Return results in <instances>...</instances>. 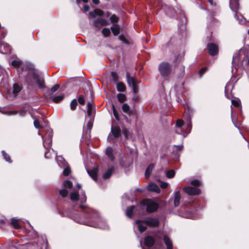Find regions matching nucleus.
I'll return each instance as SVG.
<instances>
[{
  "instance_id": "4c0bfd02",
  "label": "nucleus",
  "mask_w": 249,
  "mask_h": 249,
  "mask_svg": "<svg viewBox=\"0 0 249 249\" xmlns=\"http://www.w3.org/2000/svg\"><path fill=\"white\" fill-rule=\"evenodd\" d=\"M59 193L60 196H61L63 197H65L67 196L68 194V191L66 188H64L61 189L59 191Z\"/></svg>"
},
{
  "instance_id": "f8f14e48",
  "label": "nucleus",
  "mask_w": 249,
  "mask_h": 249,
  "mask_svg": "<svg viewBox=\"0 0 249 249\" xmlns=\"http://www.w3.org/2000/svg\"><path fill=\"white\" fill-rule=\"evenodd\" d=\"M11 51L10 46L6 43H0V53L6 54Z\"/></svg>"
},
{
  "instance_id": "7c9ffc66",
  "label": "nucleus",
  "mask_w": 249,
  "mask_h": 249,
  "mask_svg": "<svg viewBox=\"0 0 249 249\" xmlns=\"http://www.w3.org/2000/svg\"><path fill=\"white\" fill-rule=\"evenodd\" d=\"M64 98V94H60L58 95L54 96L53 99V102L55 103H57L61 101Z\"/></svg>"
},
{
  "instance_id": "7ed1b4c3",
  "label": "nucleus",
  "mask_w": 249,
  "mask_h": 249,
  "mask_svg": "<svg viewBox=\"0 0 249 249\" xmlns=\"http://www.w3.org/2000/svg\"><path fill=\"white\" fill-rule=\"evenodd\" d=\"M192 127L191 118L188 117L186 123L181 120H178L176 124V132L178 134H181L185 138L190 132Z\"/></svg>"
},
{
  "instance_id": "79ce46f5",
  "label": "nucleus",
  "mask_w": 249,
  "mask_h": 249,
  "mask_svg": "<svg viewBox=\"0 0 249 249\" xmlns=\"http://www.w3.org/2000/svg\"><path fill=\"white\" fill-rule=\"evenodd\" d=\"M71 173V169L69 166H66L63 170V174L64 176H67Z\"/></svg>"
},
{
  "instance_id": "f704fd0d",
  "label": "nucleus",
  "mask_w": 249,
  "mask_h": 249,
  "mask_svg": "<svg viewBox=\"0 0 249 249\" xmlns=\"http://www.w3.org/2000/svg\"><path fill=\"white\" fill-rule=\"evenodd\" d=\"M117 98L118 101L121 103H123L126 100V96L124 94L119 93L117 95Z\"/></svg>"
},
{
  "instance_id": "6e6552de",
  "label": "nucleus",
  "mask_w": 249,
  "mask_h": 249,
  "mask_svg": "<svg viewBox=\"0 0 249 249\" xmlns=\"http://www.w3.org/2000/svg\"><path fill=\"white\" fill-rule=\"evenodd\" d=\"M161 239V236L159 235V233H153V236L152 235H147L144 238V245L148 248L152 247L155 241Z\"/></svg>"
},
{
  "instance_id": "473e14b6",
  "label": "nucleus",
  "mask_w": 249,
  "mask_h": 249,
  "mask_svg": "<svg viewBox=\"0 0 249 249\" xmlns=\"http://www.w3.org/2000/svg\"><path fill=\"white\" fill-rule=\"evenodd\" d=\"M21 89V87L17 84H15L13 85V92L14 94L18 93Z\"/></svg>"
},
{
  "instance_id": "2eb2a0df",
  "label": "nucleus",
  "mask_w": 249,
  "mask_h": 249,
  "mask_svg": "<svg viewBox=\"0 0 249 249\" xmlns=\"http://www.w3.org/2000/svg\"><path fill=\"white\" fill-rule=\"evenodd\" d=\"M121 165L124 168L129 167L132 163V161L129 160L125 157H123L120 161Z\"/></svg>"
},
{
  "instance_id": "864d4df0",
  "label": "nucleus",
  "mask_w": 249,
  "mask_h": 249,
  "mask_svg": "<svg viewBox=\"0 0 249 249\" xmlns=\"http://www.w3.org/2000/svg\"><path fill=\"white\" fill-rule=\"evenodd\" d=\"M206 70H207V68H202L201 70H200V71H199V74L200 76L202 75L203 74V73H204L205 72Z\"/></svg>"
},
{
  "instance_id": "69168bd1",
  "label": "nucleus",
  "mask_w": 249,
  "mask_h": 249,
  "mask_svg": "<svg viewBox=\"0 0 249 249\" xmlns=\"http://www.w3.org/2000/svg\"><path fill=\"white\" fill-rule=\"evenodd\" d=\"M113 113H114V116L117 118V117L116 115V110H115V107L114 105H113Z\"/></svg>"
},
{
  "instance_id": "f03ea898",
  "label": "nucleus",
  "mask_w": 249,
  "mask_h": 249,
  "mask_svg": "<svg viewBox=\"0 0 249 249\" xmlns=\"http://www.w3.org/2000/svg\"><path fill=\"white\" fill-rule=\"evenodd\" d=\"M159 220L154 217H146L143 220H137L135 223L141 232H143L146 229V226L156 228L159 226Z\"/></svg>"
},
{
  "instance_id": "a18cd8bd",
  "label": "nucleus",
  "mask_w": 249,
  "mask_h": 249,
  "mask_svg": "<svg viewBox=\"0 0 249 249\" xmlns=\"http://www.w3.org/2000/svg\"><path fill=\"white\" fill-rule=\"evenodd\" d=\"M123 133L125 138H128L130 134L129 130H128L126 128H123Z\"/></svg>"
},
{
  "instance_id": "f3484780",
  "label": "nucleus",
  "mask_w": 249,
  "mask_h": 249,
  "mask_svg": "<svg viewBox=\"0 0 249 249\" xmlns=\"http://www.w3.org/2000/svg\"><path fill=\"white\" fill-rule=\"evenodd\" d=\"M98 170V168L97 167H95L91 170H87V172L89 175L92 178V179L94 180H96L97 179Z\"/></svg>"
},
{
  "instance_id": "5fc2aeb1",
  "label": "nucleus",
  "mask_w": 249,
  "mask_h": 249,
  "mask_svg": "<svg viewBox=\"0 0 249 249\" xmlns=\"http://www.w3.org/2000/svg\"><path fill=\"white\" fill-rule=\"evenodd\" d=\"M75 220L77 222V223H80V224H87V222L85 221V220L84 219H80V220H79L78 219H75Z\"/></svg>"
},
{
  "instance_id": "4be33fe9",
  "label": "nucleus",
  "mask_w": 249,
  "mask_h": 249,
  "mask_svg": "<svg viewBox=\"0 0 249 249\" xmlns=\"http://www.w3.org/2000/svg\"><path fill=\"white\" fill-rule=\"evenodd\" d=\"M111 133L115 138H118L121 135V129L119 127H111Z\"/></svg>"
},
{
  "instance_id": "3c124183",
  "label": "nucleus",
  "mask_w": 249,
  "mask_h": 249,
  "mask_svg": "<svg viewBox=\"0 0 249 249\" xmlns=\"http://www.w3.org/2000/svg\"><path fill=\"white\" fill-rule=\"evenodd\" d=\"M78 102L81 105H84L85 104V99H84V97L83 96L79 97V98H78Z\"/></svg>"
},
{
  "instance_id": "052dcab7",
  "label": "nucleus",
  "mask_w": 249,
  "mask_h": 249,
  "mask_svg": "<svg viewBox=\"0 0 249 249\" xmlns=\"http://www.w3.org/2000/svg\"><path fill=\"white\" fill-rule=\"evenodd\" d=\"M238 56L237 54L233 55L232 58V63H233L234 61H235L236 59H238Z\"/></svg>"
},
{
  "instance_id": "bb28decb",
  "label": "nucleus",
  "mask_w": 249,
  "mask_h": 249,
  "mask_svg": "<svg viewBox=\"0 0 249 249\" xmlns=\"http://www.w3.org/2000/svg\"><path fill=\"white\" fill-rule=\"evenodd\" d=\"M134 208L135 206L134 205H132L127 208V210L126 211V215L127 217L129 218L132 217Z\"/></svg>"
},
{
  "instance_id": "0e129e2a",
  "label": "nucleus",
  "mask_w": 249,
  "mask_h": 249,
  "mask_svg": "<svg viewBox=\"0 0 249 249\" xmlns=\"http://www.w3.org/2000/svg\"><path fill=\"white\" fill-rule=\"evenodd\" d=\"M87 126H88V129H90L91 128L92 125L89 122L87 124Z\"/></svg>"
},
{
  "instance_id": "338daca9",
  "label": "nucleus",
  "mask_w": 249,
  "mask_h": 249,
  "mask_svg": "<svg viewBox=\"0 0 249 249\" xmlns=\"http://www.w3.org/2000/svg\"><path fill=\"white\" fill-rule=\"evenodd\" d=\"M76 2L79 7H80V3H81V0H76Z\"/></svg>"
},
{
  "instance_id": "c03bdc74",
  "label": "nucleus",
  "mask_w": 249,
  "mask_h": 249,
  "mask_svg": "<svg viewBox=\"0 0 249 249\" xmlns=\"http://www.w3.org/2000/svg\"><path fill=\"white\" fill-rule=\"evenodd\" d=\"M130 107L128 104H124L122 106V109L125 113H127L129 110Z\"/></svg>"
},
{
  "instance_id": "b1692460",
  "label": "nucleus",
  "mask_w": 249,
  "mask_h": 249,
  "mask_svg": "<svg viewBox=\"0 0 249 249\" xmlns=\"http://www.w3.org/2000/svg\"><path fill=\"white\" fill-rule=\"evenodd\" d=\"M230 5L232 11H235L239 8V3L238 0H230Z\"/></svg>"
},
{
  "instance_id": "dca6fc26",
  "label": "nucleus",
  "mask_w": 249,
  "mask_h": 249,
  "mask_svg": "<svg viewBox=\"0 0 249 249\" xmlns=\"http://www.w3.org/2000/svg\"><path fill=\"white\" fill-rule=\"evenodd\" d=\"M188 209V208H187L185 212L181 211L179 213L180 216L186 218L194 217V215L193 213L191 211H189Z\"/></svg>"
},
{
  "instance_id": "bf43d9fd",
  "label": "nucleus",
  "mask_w": 249,
  "mask_h": 249,
  "mask_svg": "<svg viewBox=\"0 0 249 249\" xmlns=\"http://www.w3.org/2000/svg\"><path fill=\"white\" fill-rule=\"evenodd\" d=\"M50 155V153H49V151H46V152H45V154H44V156H45V157L46 158H49Z\"/></svg>"
},
{
  "instance_id": "58836bf2",
  "label": "nucleus",
  "mask_w": 249,
  "mask_h": 249,
  "mask_svg": "<svg viewBox=\"0 0 249 249\" xmlns=\"http://www.w3.org/2000/svg\"><path fill=\"white\" fill-rule=\"evenodd\" d=\"M22 62L19 60H15L12 61L11 65L14 67H19L21 66Z\"/></svg>"
},
{
  "instance_id": "13d9d810",
  "label": "nucleus",
  "mask_w": 249,
  "mask_h": 249,
  "mask_svg": "<svg viewBox=\"0 0 249 249\" xmlns=\"http://www.w3.org/2000/svg\"><path fill=\"white\" fill-rule=\"evenodd\" d=\"M83 9L84 10V11L85 12H87L89 10V7L88 6V5H85L83 7Z\"/></svg>"
},
{
  "instance_id": "423d86ee",
  "label": "nucleus",
  "mask_w": 249,
  "mask_h": 249,
  "mask_svg": "<svg viewBox=\"0 0 249 249\" xmlns=\"http://www.w3.org/2000/svg\"><path fill=\"white\" fill-rule=\"evenodd\" d=\"M190 184L194 186H187L183 188L185 192L190 196L199 195L200 193V190L198 188L200 185V182L198 179H194L190 182Z\"/></svg>"
},
{
  "instance_id": "39448f33",
  "label": "nucleus",
  "mask_w": 249,
  "mask_h": 249,
  "mask_svg": "<svg viewBox=\"0 0 249 249\" xmlns=\"http://www.w3.org/2000/svg\"><path fill=\"white\" fill-rule=\"evenodd\" d=\"M159 207L158 203L154 200L145 199L142 200L140 204L137 206V208L142 210L145 209L147 213H151L157 211Z\"/></svg>"
},
{
  "instance_id": "680f3d73",
  "label": "nucleus",
  "mask_w": 249,
  "mask_h": 249,
  "mask_svg": "<svg viewBox=\"0 0 249 249\" xmlns=\"http://www.w3.org/2000/svg\"><path fill=\"white\" fill-rule=\"evenodd\" d=\"M92 2L95 4H98L99 3V0H92Z\"/></svg>"
},
{
  "instance_id": "2f4dec72",
  "label": "nucleus",
  "mask_w": 249,
  "mask_h": 249,
  "mask_svg": "<svg viewBox=\"0 0 249 249\" xmlns=\"http://www.w3.org/2000/svg\"><path fill=\"white\" fill-rule=\"evenodd\" d=\"M63 186L64 188H71L73 186L72 183L69 180H65L63 182Z\"/></svg>"
},
{
  "instance_id": "393cba45",
  "label": "nucleus",
  "mask_w": 249,
  "mask_h": 249,
  "mask_svg": "<svg viewBox=\"0 0 249 249\" xmlns=\"http://www.w3.org/2000/svg\"><path fill=\"white\" fill-rule=\"evenodd\" d=\"M19 220L16 218H13L11 220V225L16 229H18L20 228L19 223Z\"/></svg>"
},
{
  "instance_id": "6ab92c4d",
  "label": "nucleus",
  "mask_w": 249,
  "mask_h": 249,
  "mask_svg": "<svg viewBox=\"0 0 249 249\" xmlns=\"http://www.w3.org/2000/svg\"><path fill=\"white\" fill-rule=\"evenodd\" d=\"M106 154L111 161H114L115 158L113 155V150L112 148L110 147H107L106 149Z\"/></svg>"
},
{
  "instance_id": "603ef678",
  "label": "nucleus",
  "mask_w": 249,
  "mask_h": 249,
  "mask_svg": "<svg viewBox=\"0 0 249 249\" xmlns=\"http://www.w3.org/2000/svg\"><path fill=\"white\" fill-rule=\"evenodd\" d=\"M168 186V183L167 182H161L160 186L161 188L165 189Z\"/></svg>"
},
{
  "instance_id": "0eeeda50",
  "label": "nucleus",
  "mask_w": 249,
  "mask_h": 249,
  "mask_svg": "<svg viewBox=\"0 0 249 249\" xmlns=\"http://www.w3.org/2000/svg\"><path fill=\"white\" fill-rule=\"evenodd\" d=\"M38 135L40 136L43 142L44 147H50L52 146V137L53 135V130L52 129H48L46 132L45 137H44L39 133Z\"/></svg>"
},
{
  "instance_id": "4468645a",
  "label": "nucleus",
  "mask_w": 249,
  "mask_h": 249,
  "mask_svg": "<svg viewBox=\"0 0 249 249\" xmlns=\"http://www.w3.org/2000/svg\"><path fill=\"white\" fill-rule=\"evenodd\" d=\"M147 189L149 191L154 192L157 193H159L160 190L159 187L155 183L151 182L147 186Z\"/></svg>"
},
{
  "instance_id": "c85d7f7f",
  "label": "nucleus",
  "mask_w": 249,
  "mask_h": 249,
  "mask_svg": "<svg viewBox=\"0 0 249 249\" xmlns=\"http://www.w3.org/2000/svg\"><path fill=\"white\" fill-rule=\"evenodd\" d=\"M235 18L240 24H244L246 22L245 18L242 15H238L237 14L235 15Z\"/></svg>"
},
{
  "instance_id": "de8ad7c7",
  "label": "nucleus",
  "mask_w": 249,
  "mask_h": 249,
  "mask_svg": "<svg viewBox=\"0 0 249 249\" xmlns=\"http://www.w3.org/2000/svg\"><path fill=\"white\" fill-rule=\"evenodd\" d=\"M111 76L112 79L114 82H116L118 80V75L116 72H111Z\"/></svg>"
},
{
  "instance_id": "a878e982",
  "label": "nucleus",
  "mask_w": 249,
  "mask_h": 249,
  "mask_svg": "<svg viewBox=\"0 0 249 249\" xmlns=\"http://www.w3.org/2000/svg\"><path fill=\"white\" fill-rule=\"evenodd\" d=\"M113 171H114L113 167H111V168H110L103 175V178L104 179H107V178H110L111 176Z\"/></svg>"
},
{
  "instance_id": "ddd939ff",
  "label": "nucleus",
  "mask_w": 249,
  "mask_h": 249,
  "mask_svg": "<svg viewBox=\"0 0 249 249\" xmlns=\"http://www.w3.org/2000/svg\"><path fill=\"white\" fill-rule=\"evenodd\" d=\"M108 24V21H107L106 19L102 18L97 19L93 22V25L97 28L99 27L100 25L106 26Z\"/></svg>"
},
{
  "instance_id": "4d7b16f0",
  "label": "nucleus",
  "mask_w": 249,
  "mask_h": 249,
  "mask_svg": "<svg viewBox=\"0 0 249 249\" xmlns=\"http://www.w3.org/2000/svg\"><path fill=\"white\" fill-rule=\"evenodd\" d=\"M89 16L93 18H95L96 17V13L93 12H90L89 13Z\"/></svg>"
},
{
  "instance_id": "49530a36",
  "label": "nucleus",
  "mask_w": 249,
  "mask_h": 249,
  "mask_svg": "<svg viewBox=\"0 0 249 249\" xmlns=\"http://www.w3.org/2000/svg\"><path fill=\"white\" fill-rule=\"evenodd\" d=\"M34 124L35 127L37 129H39L42 127V126L40 125L39 121L38 120H34Z\"/></svg>"
},
{
  "instance_id": "72a5a7b5",
  "label": "nucleus",
  "mask_w": 249,
  "mask_h": 249,
  "mask_svg": "<svg viewBox=\"0 0 249 249\" xmlns=\"http://www.w3.org/2000/svg\"><path fill=\"white\" fill-rule=\"evenodd\" d=\"M232 105L235 107H241V102L239 99L235 98L231 100Z\"/></svg>"
},
{
  "instance_id": "f257e3e1",
  "label": "nucleus",
  "mask_w": 249,
  "mask_h": 249,
  "mask_svg": "<svg viewBox=\"0 0 249 249\" xmlns=\"http://www.w3.org/2000/svg\"><path fill=\"white\" fill-rule=\"evenodd\" d=\"M71 199L72 201H80V208L82 210V216L83 218L90 219L93 223L88 224L89 226L95 228L106 230L108 226L106 224L105 220L101 217L98 212L88 207L85 204L87 200V197L84 192L79 196L78 193L73 190L70 194Z\"/></svg>"
},
{
  "instance_id": "9d476101",
  "label": "nucleus",
  "mask_w": 249,
  "mask_h": 249,
  "mask_svg": "<svg viewBox=\"0 0 249 249\" xmlns=\"http://www.w3.org/2000/svg\"><path fill=\"white\" fill-rule=\"evenodd\" d=\"M126 81L128 86L132 88L133 92L134 94L137 93L136 89V82L133 77L131 76L129 73L127 72L126 73Z\"/></svg>"
},
{
  "instance_id": "cd10ccee",
  "label": "nucleus",
  "mask_w": 249,
  "mask_h": 249,
  "mask_svg": "<svg viewBox=\"0 0 249 249\" xmlns=\"http://www.w3.org/2000/svg\"><path fill=\"white\" fill-rule=\"evenodd\" d=\"M125 86L123 82H119L117 84V89L118 91L123 92L125 90Z\"/></svg>"
},
{
  "instance_id": "ea45409f",
  "label": "nucleus",
  "mask_w": 249,
  "mask_h": 249,
  "mask_svg": "<svg viewBox=\"0 0 249 249\" xmlns=\"http://www.w3.org/2000/svg\"><path fill=\"white\" fill-rule=\"evenodd\" d=\"M111 29L112 30V32L113 34L115 36H116V35H118L119 34V33H120L119 28L117 26H115L114 27H112L111 28Z\"/></svg>"
},
{
  "instance_id": "1a4fd4ad",
  "label": "nucleus",
  "mask_w": 249,
  "mask_h": 249,
  "mask_svg": "<svg viewBox=\"0 0 249 249\" xmlns=\"http://www.w3.org/2000/svg\"><path fill=\"white\" fill-rule=\"evenodd\" d=\"M159 70L161 76L166 77L171 73V67L168 63L162 62L160 64Z\"/></svg>"
},
{
  "instance_id": "8fccbe9b",
  "label": "nucleus",
  "mask_w": 249,
  "mask_h": 249,
  "mask_svg": "<svg viewBox=\"0 0 249 249\" xmlns=\"http://www.w3.org/2000/svg\"><path fill=\"white\" fill-rule=\"evenodd\" d=\"M110 19L113 23H116L118 21V18L115 15H112L110 17Z\"/></svg>"
},
{
  "instance_id": "09e8293b",
  "label": "nucleus",
  "mask_w": 249,
  "mask_h": 249,
  "mask_svg": "<svg viewBox=\"0 0 249 249\" xmlns=\"http://www.w3.org/2000/svg\"><path fill=\"white\" fill-rule=\"evenodd\" d=\"M59 88V85L58 84H56L54 86H53L51 89V91L52 93H53L55 92L56 90H58V89Z\"/></svg>"
},
{
  "instance_id": "c756f323",
  "label": "nucleus",
  "mask_w": 249,
  "mask_h": 249,
  "mask_svg": "<svg viewBox=\"0 0 249 249\" xmlns=\"http://www.w3.org/2000/svg\"><path fill=\"white\" fill-rule=\"evenodd\" d=\"M154 167V164L153 163L150 164L146 168L145 175L146 177H148L151 174V172Z\"/></svg>"
},
{
  "instance_id": "aec40b11",
  "label": "nucleus",
  "mask_w": 249,
  "mask_h": 249,
  "mask_svg": "<svg viewBox=\"0 0 249 249\" xmlns=\"http://www.w3.org/2000/svg\"><path fill=\"white\" fill-rule=\"evenodd\" d=\"M88 110H87V115L89 116H90L92 115V113L94 111V106L92 102H88L87 104Z\"/></svg>"
},
{
  "instance_id": "6e6d98bb",
  "label": "nucleus",
  "mask_w": 249,
  "mask_h": 249,
  "mask_svg": "<svg viewBox=\"0 0 249 249\" xmlns=\"http://www.w3.org/2000/svg\"><path fill=\"white\" fill-rule=\"evenodd\" d=\"M96 15H98L99 16H102L103 14V12L102 10H95Z\"/></svg>"
},
{
  "instance_id": "a211bd4d",
  "label": "nucleus",
  "mask_w": 249,
  "mask_h": 249,
  "mask_svg": "<svg viewBox=\"0 0 249 249\" xmlns=\"http://www.w3.org/2000/svg\"><path fill=\"white\" fill-rule=\"evenodd\" d=\"M181 198L180 192L179 191H175L174 192V204L175 207H178L180 202V200Z\"/></svg>"
},
{
  "instance_id": "e433bc0d",
  "label": "nucleus",
  "mask_w": 249,
  "mask_h": 249,
  "mask_svg": "<svg viewBox=\"0 0 249 249\" xmlns=\"http://www.w3.org/2000/svg\"><path fill=\"white\" fill-rule=\"evenodd\" d=\"M2 154L3 157V159L7 162H11L12 161L11 160L10 157L9 155L7 154L4 150L2 151Z\"/></svg>"
},
{
  "instance_id": "20e7f679",
  "label": "nucleus",
  "mask_w": 249,
  "mask_h": 249,
  "mask_svg": "<svg viewBox=\"0 0 249 249\" xmlns=\"http://www.w3.org/2000/svg\"><path fill=\"white\" fill-rule=\"evenodd\" d=\"M21 69L22 71H24V70H29L28 75H32L33 76L36 85L39 88H43L44 87V80L40 78L38 73L35 71L34 70V66L32 64L27 62Z\"/></svg>"
},
{
  "instance_id": "c9c22d12",
  "label": "nucleus",
  "mask_w": 249,
  "mask_h": 249,
  "mask_svg": "<svg viewBox=\"0 0 249 249\" xmlns=\"http://www.w3.org/2000/svg\"><path fill=\"white\" fill-rule=\"evenodd\" d=\"M78 105L76 99L72 100L70 103L71 109L72 110H75Z\"/></svg>"
},
{
  "instance_id": "37998d69",
  "label": "nucleus",
  "mask_w": 249,
  "mask_h": 249,
  "mask_svg": "<svg viewBox=\"0 0 249 249\" xmlns=\"http://www.w3.org/2000/svg\"><path fill=\"white\" fill-rule=\"evenodd\" d=\"M102 33L106 37L109 36L110 34V30L108 28H104L102 30Z\"/></svg>"
},
{
  "instance_id": "9b49d317",
  "label": "nucleus",
  "mask_w": 249,
  "mask_h": 249,
  "mask_svg": "<svg viewBox=\"0 0 249 249\" xmlns=\"http://www.w3.org/2000/svg\"><path fill=\"white\" fill-rule=\"evenodd\" d=\"M207 49H208L209 53L211 55H213V56L216 55L218 53V51H219L218 47L217 46V45H216L214 43H208L207 45Z\"/></svg>"
},
{
  "instance_id": "412c9836",
  "label": "nucleus",
  "mask_w": 249,
  "mask_h": 249,
  "mask_svg": "<svg viewBox=\"0 0 249 249\" xmlns=\"http://www.w3.org/2000/svg\"><path fill=\"white\" fill-rule=\"evenodd\" d=\"M164 10L166 14L169 16H173L175 13V10L171 6L168 5H165Z\"/></svg>"
},
{
  "instance_id": "5701e85b",
  "label": "nucleus",
  "mask_w": 249,
  "mask_h": 249,
  "mask_svg": "<svg viewBox=\"0 0 249 249\" xmlns=\"http://www.w3.org/2000/svg\"><path fill=\"white\" fill-rule=\"evenodd\" d=\"M163 240L164 243L166 246L167 249H173V244L171 241L166 235H164L163 236Z\"/></svg>"
},
{
  "instance_id": "774afa93",
  "label": "nucleus",
  "mask_w": 249,
  "mask_h": 249,
  "mask_svg": "<svg viewBox=\"0 0 249 249\" xmlns=\"http://www.w3.org/2000/svg\"><path fill=\"white\" fill-rule=\"evenodd\" d=\"M182 148V145L177 146V149L181 150Z\"/></svg>"
},
{
  "instance_id": "a19ab883",
  "label": "nucleus",
  "mask_w": 249,
  "mask_h": 249,
  "mask_svg": "<svg viewBox=\"0 0 249 249\" xmlns=\"http://www.w3.org/2000/svg\"><path fill=\"white\" fill-rule=\"evenodd\" d=\"M175 174V172L173 170H171L166 172V177L168 178H171L174 177Z\"/></svg>"
},
{
  "instance_id": "e2e57ef3",
  "label": "nucleus",
  "mask_w": 249,
  "mask_h": 249,
  "mask_svg": "<svg viewBox=\"0 0 249 249\" xmlns=\"http://www.w3.org/2000/svg\"><path fill=\"white\" fill-rule=\"evenodd\" d=\"M231 118H232V122L233 123V124H234V125L237 127V125L235 124V122H234V120L233 118V116H232V111H231Z\"/></svg>"
}]
</instances>
